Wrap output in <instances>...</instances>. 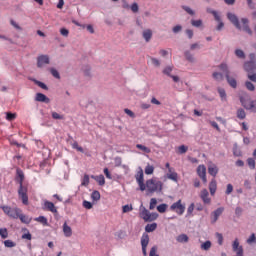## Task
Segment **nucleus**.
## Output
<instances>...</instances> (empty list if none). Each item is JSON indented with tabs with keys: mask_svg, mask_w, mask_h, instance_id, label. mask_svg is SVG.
<instances>
[{
	"mask_svg": "<svg viewBox=\"0 0 256 256\" xmlns=\"http://www.w3.org/2000/svg\"><path fill=\"white\" fill-rule=\"evenodd\" d=\"M25 180V174L21 168L16 169V181L19 183L18 195L19 199L22 200L23 205H29V196L27 195V186H23Z\"/></svg>",
	"mask_w": 256,
	"mask_h": 256,
	"instance_id": "1",
	"label": "nucleus"
},
{
	"mask_svg": "<svg viewBox=\"0 0 256 256\" xmlns=\"http://www.w3.org/2000/svg\"><path fill=\"white\" fill-rule=\"evenodd\" d=\"M227 19H229L230 23L234 25L236 29H239V30L242 29L243 31L248 33V35H253V31H251V28H249V19L242 18L241 19L242 26H241V23H239V18L237 17V15L231 12L227 13Z\"/></svg>",
	"mask_w": 256,
	"mask_h": 256,
	"instance_id": "2",
	"label": "nucleus"
},
{
	"mask_svg": "<svg viewBox=\"0 0 256 256\" xmlns=\"http://www.w3.org/2000/svg\"><path fill=\"white\" fill-rule=\"evenodd\" d=\"M145 189L148 193H157L163 191V182L157 179H149L146 181Z\"/></svg>",
	"mask_w": 256,
	"mask_h": 256,
	"instance_id": "3",
	"label": "nucleus"
},
{
	"mask_svg": "<svg viewBox=\"0 0 256 256\" xmlns=\"http://www.w3.org/2000/svg\"><path fill=\"white\" fill-rule=\"evenodd\" d=\"M240 103L246 111L256 113V100H251L249 96H240Z\"/></svg>",
	"mask_w": 256,
	"mask_h": 256,
	"instance_id": "4",
	"label": "nucleus"
},
{
	"mask_svg": "<svg viewBox=\"0 0 256 256\" xmlns=\"http://www.w3.org/2000/svg\"><path fill=\"white\" fill-rule=\"evenodd\" d=\"M2 211H4L5 215L11 217L12 219H19V215L21 214V209L18 207L11 208L10 206H1Z\"/></svg>",
	"mask_w": 256,
	"mask_h": 256,
	"instance_id": "5",
	"label": "nucleus"
},
{
	"mask_svg": "<svg viewBox=\"0 0 256 256\" xmlns=\"http://www.w3.org/2000/svg\"><path fill=\"white\" fill-rule=\"evenodd\" d=\"M140 217L145 221L146 223H149L151 221H156L157 217H159V214L157 213H151L146 208L142 209L140 212Z\"/></svg>",
	"mask_w": 256,
	"mask_h": 256,
	"instance_id": "6",
	"label": "nucleus"
},
{
	"mask_svg": "<svg viewBox=\"0 0 256 256\" xmlns=\"http://www.w3.org/2000/svg\"><path fill=\"white\" fill-rule=\"evenodd\" d=\"M250 61L244 63V69L247 73H253L256 70V56L255 54L251 53L249 55Z\"/></svg>",
	"mask_w": 256,
	"mask_h": 256,
	"instance_id": "7",
	"label": "nucleus"
},
{
	"mask_svg": "<svg viewBox=\"0 0 256 256\" xmlns=\"http://www.w3.org/2000/svg\"><path fill=\"white\" fill-rule=\"evenodd\" d=\"M51 63V59L49 58V55L42 54L37 57V67L38 69H43L46 65H49Z\"/></svg>",
	"mask_w": 256,
	"mask_h": 256,
	"instance_id": "8",
	"label": "nucleus"
},
{
	"mask_svg": "<svg viewBox=\"0 0 256 256\" xmlns=\"http://www.w3.org/2000/svg\"><path fill=\"white\" fill-rule=\"evenodd\" d=\"M171 211H175L177 215H183L185 213V205L181 204V200L173 203L170 206Z\"/></svg>",
	"mask_w": 256,
	"mask_h": 256,
	"instance_id": "9",
	"label": "nucleus"
},
{
	"mask_svg": "<svg viewBox=\"0 0 256 256\" xmlns=\"http://www.w3.org/2000/svg\"><path fill=\"white\" fill-rule=\"evenodd\" d=\"M196 171L203 183H207V167H205V165H199Z\"/></svg>",
	"mask_w": 256,
	"mask_h": 256,
	"instance_id": "10",
	"label": "nucleus"
},
{
	"mask_svg": "<svg viewBox=\"0 0 256 256\" xmlns=\"http://www.w3.org/2000/svg\"><path fill=\"white\" fill-rule=\"evenodd\" d=\"M136 181L140 187V191H145V179L143 175V169L140 168V170L136 174Z\"/></svg>",
	"mask_w": 256,
	"mask_h": 256,
	"instance_id": "11",
	"label": "nucleus"
},
{
	"mask_svg": "<svg viewBox=\"0 0 256 256\" xmlns=\"http://www.w3.org/2000/svg\"><path fill=\"white\" fill-rule=\"evenodd\" d=\"M232 250L236 255L243 256V246L239 245V238H236L232 243Z\"/></svg>",
	"mask_w": 256,
	"mask_h": 256,
	"instance_id": "12",
	"label": "nucleus"
},
{
	"mask_svg": "<svg viewBox=\"0 0 256 256\" xmlns=\"http://www.w3.org/2000/svg\"><path fill=\"white\" fill-rule=\"evenodd\" d=\"M141 245H142V253L144 256H147V245H149V235L143 234L141 238Z\"/></svg>",
	"mask_w": 256,
	"mask_h": 256,
	"instance_id": "13",
	"label": "nucleus"
},
{
	"mask_svg": "<svg viewBox=\"0 0 256 256\" xmlns=\"http://www.w3.org/2000/svg\"><path fill=\"white\" fill-rule=\"evenodd\" d=\"M167 179H170V181H174V183H177L179 181V175L177 172H175V168H169L168 172L166 173Z\"/></svg>",
	"mask_w": 256,
	"mask_h": 256,
	"instance_id": "14",
	"label": "nucleus"
},
{
	"mask_svg": "<svg viewBox=\"0 0 256 256\" xmlns=\"http://www.w3.org/2000/svg\"><path fill=\"white\" fill-rule=\"evenodd\" d=\"M43 209L44 211H50V213H57V208L55 207V204H53V202H50L48 200L44 201Z\"/></svg>",
	"mask_w": 256,
	"mask_h": 256,
	"instance_id": "15",
	"label": "nucleus"
},
{
	"mask_svg": "<svg viewBox=\"0 0 256 256\" xmlns=\"http://www.w3.org/2000/svg\"><path fill=\"white\" fill-rule=\"evenodd\" d=\"M35 101L38 103H51V99L43 93H36Z\"/></svg>",
	"mask_w": 256,
	"mask_h": 256,
	"instance_id": "16",
	"label": "nucleus"
},
{
	"mask_svg": "<svg viewBox=\"0 0 256 256\" xmlns=\"http://www.w3.org/2000/svg\"><path fill=\"white\" fill-rule=\"evenodd\" d=\"M200 199H202L205 205H209V203H211V198H209V191H207V189H203L201 191Z\"/></svg>",
	"mask_w": 256,
	"mask_h": 256,
	"instance_id": "17",
	"label": "nucleus"
},
{
	"mask_svg": "<svg viewBox=\"0 0 256 256\" xmlns=\"http://www.w3.org/2000/svg\"><path fill=\"white\" fill-rule=\"evenodd\" d=\"M208 173L212 177H217V173H219V167L216 164L211 163L208 165Z\"/></svg>",
	"mask_w": 256,
	"mask_h": 256,
	"instance_id": "18",
	"label": "nucleus"
},
{
	"mask_svg": "<svg viewBox=\"0 0 256 256\" xmlns=\"http://www.w3.org/2000/svg\"><path fill=\"white\" fill-rule=\"evenodd\" d=\"M62 231L65 237L69 238L73 236V229H71V226L67 225V222H64L62 226Z\"/></svg>",
	"mask_w": 256,
	"mask_h": 256,
	"instance_id": "19",
	"label": "nucleus"
},
{
	"mask_svg": "<svg viewBox=\"0 0 256 256\" xmlns=\"http://www.w3.org/2000/svg\"><path fill=\"white\" fill-rule=\"evenodd\" d=\"M18 219H20L21 223H24L25 225H29V223H31L32 218L23 214V211L21 210Z\"/></svg>",
	"mask_w": 256,
	"mask_h": 256,
	"instance_id": "20",
	"label": "nucleus"
},
{
	"mask_svg": "<svg viewBox=\"0 0 256 256\" xmlns=\"http://www.w3.org/2000/svg\"><path fill=\"white\" fill-rule=\"evenodd\" d=\"M223 211H225V208L220 207L217 208L214 212H213V221L212 223H216V221L219 219V217H221V215H223Z\"/></svg>",
	"mask_w": 256,
	"mask_h": 256,
	"instance_id": "21",
	"label": "nucleus"
},
{
	"mask_svg": "<svg viewBox=\"0 0 256 256\" xmlns=\"http://www.w3.org/2000/svg\"><path fill=\"white\" fill-rule=\"evenodd\" d=\"M91 179H94V181L97 182L100 187H103V185H105V176H103L102 174L98 176L92 175Z\"/></svg>",
	"mask_w": 256,
	"mask_h": 256,
	"instance_id": "22",
	"label": "nucleus"
},
{
	"mask_svg": "<svg viewBox=\"0 0 256 256\" xmlns=\"http://www.w3.org/2000/svg\"><path fill=\"white\" fill-rule=\"evenodd\" d=\"M209 191H210V195H215V193L217 192V180L212 179L210 184H209Z\"/></svg>",
	"mask_w": 256,
	"mask_h": 256,
	"instance_id": "23",
	"label": "nucleus"
},
{
	"mask_svg": "<svg viewBox=\"0 0 256 256\" xmlns=\"http://www.w3.org/2000/svg\"><path fill=\"white\" fill-rule=\"evenodd\" d=\"M142 35L145 39V42L149 43V41H151V37H153V31H151V29H146L143 31Z\"/></svg>",
	"mask_w": 256,
	"mask_h": 256,
	"instance_id": "24",
	"label": "nucleus"
},
{
	"mask_svg": "<svg viewBox=\"0 0 256 256\" xmlns=\"http://www.w3.org/2000/svg\"><path fill=\"white\" fill-rule=\"evenodd\" d=\"M227 82L233 89L237 88V80L235 78L231 77V75L227 74L226 76Z\"/></svg>",
	"mask_w": 256,
	"mask_h": 256,
	"instance_id": "25",
	"label": "nucleus"
},
{
	"mask_svg": "<svg viewBox=\"0 0 256 256\" xmlns=\"http://www.w3.org/2000/svg\"><path fill=\"white\" fill-rule=\"evenodd\" d=\"M51 115L52 119H54L55 121H63V119H65V115L59 112L51 111Z\"/></svg>",
	"mask_w": 256,
	"mask_h": 256,
	"instance_id": "26",
	"label": "nucleus"
},
{
	"mask_svg": "<svg viewBox=\"0 0 256 256\" xmlns=\"http://www.w3.org/2000/svg\"><path fill=\"white\" fill-rule=\"evenodd\" d=\"M236 117L237 119H240V121H243V119L247 117V113L245 112V110H243V108H239L236 112Z\"/></svg>",
	"mask_w": 256,
	"mask_h": 256,
	"instance_id": "27",
	"label": "nucleus"
},
{
	"mask_svg": "<svg viewBox=\"0 0 256 256\" xmlns=\"http://www.w3.org/2000/svg\"><path fill=\"white\" fill-rule=\"evenodd\" d=\"M34 221H37V223H41V225H44V227H47L49 225V222L45 216H39L34 218Z\"/></svg>",
	"mask_w": 256,
	"mask_h": 256,
	"instance_id": "28",
	"label": "nucleus"
},
{
	"mask_svg": "<svg viewBox=\"0 0 256 256\" xmlns=\"http://www.w3.org/2000/svg\"><path fill=\"white\" fill-rule=\"evenodd\" d=\"M218 68L220 71H222V73H224L225 77L229 75V66H227V63H221Z\"/></svg>",
	"mask_w": 256,
	"mask_h": 256,
	"instance_id": "29",
	"label": "nucleus"
},
{
	"mask_svg": "<svg viewBox=\"0 0 256 256\" xmlns=\"http://www.w3.org/2000/svg\"><path fill=\"white\" fill-rule=\"evenodd\" d=\"M157 229V223L147 224L145 226L146 233H153Z\"/></svg>",
	"mask_w": 256,
	"mask_h": 256,
	"instance_id": "30",
	"label": "nucleus"
},
{
	"mask_svg": "<svg viewBox=\"0 0 256 256\" xmlns=\"http://www.w3.org/2000/svg\"><path fill=\"white\" fill-rule=\"evenodd\" d=\"M178 243H188L189 242V236L186 234H181L177 237Z\"/></svg>",
	"mask_w": 256,
	"mask_h": 256,
	"instance_id": "31",
	"label": "nucleus"
},
{
	"mask_svg": "<svg viewBox=\"0 0 256 256\" xmlns=\"http://www.w3.org/2000/svg\"><path fill=\"white\" fill-rule=\"evenodd\" d=\"M91 199H92V201H99L101 199V193L97 190H94L91 193Z\"/></svg>",
	"mask_w": 256,
	"mask_h": 256,
	"instance_id": "32",
	"label": "nucleus"
},
{
	"mask_svg": "<svg viewBox=\"0 0 256 256\" xmlns=\"http://www.w3.org/2000/svg\"><path fill=\"white\" fill-rule=\"evenodd\" d=\"M136 149L143 151V153H151V148L144 146L143 144H137Z\"/></svg>",
	"mask_w": 256,
	"mask_h": 256,
	"instance_id": "33",
	"label": "nucleus"
},
{
	"mask_svg": "<svg viewBox=\"0 0 256 256\" xmlns=\"http://www.w3.org/2000/svg\"><path fill=\"white\" fill-rule=\"evenodd\" d=\"M211 245V241L207 240L201 244L200 249H202V251H209V249H211Z\"/></svg>",
	"mask_w": 256,
	"mask_h": 256,
	"instance_id": "34",
	"label": "nucleus"
},
{
	"mask_svg": "<svg viewBox=\"0 0 256 256\" xmlns=\"http://www.w3.org/2000/svg\"><path fill=\"white\" fill-rule=\"evenodd\" d=\"M206 11H207L208 13H210L211 15H213L215 21H219V16H220V15H219V12H217V11L211 9V8H206Z\"/></svg>",
	"mask_w": 256,
	"mask_h": 256,
	"instance_id": "35",
	"label": "nucleus"
},
{
	"mask_svg": "<svg viewBox=\"0 0 256 256\" xmlns=\"http://www.w3.org/2000/svg\"><path fill=\"white\" fill-rule=\"evenodd\" d=\"M184 55L187 61H189L190 63H195V57L193 56V54H191L190 51H185Z\"/></svg>",
	"mask_w": 256,
	"mask_h": 256,
	"instance_id": "36",
	"label": "nucleus"
},
{
	"mask_svg": "<svg viewBox=\"0 0 256 256\" xmlns=\"http://www.w3.org/2000/svg\"><path fill=\"white\" fill-rule=\"evenodd\" d=\"M173 72V66H166L163 69V74L167 75L168 77H172L173 75H171V73Z\"/></svg>",
	"mask_w": 256,
	"mask_h": 256,
	"instance_id": "37",
	"label": "nucleus"
},
{
	"mask_svg": "<svg viewBox=\"0 0 256 256\" xmlns=\"http://www.w3.org/2000/svg\"><path fill=\"white\" fill-rule=\"evenodd\" d=\"M154 171H155V167L149 164L145 167V170H144L146 175H153Z\"/></svg>",
	"mask_w": 256,
	"mask_h": 256,
	"instance_id": "38",
	"label": "nucleus"
},
{
	"mask_svg": "<svg viewBox=\"0 0 256 256\" xmlns=\"http://www.w3.org/2000/svg\"><path fill=\"white\" fill-rule=\"evenodd\" d=\"M218 93H219L222 101H227V93L225 92V89L218 88Z\"/></svg>",
	"mask_w": 256,
	"mask_h": 256,
	"instance_id": "39",
	"label": "nucleus"
},
{
	"mask_svg": "<svg viewBox=\"0 0 256 256\" xmlns=\"http://www.w3.org/2000/svg\"><path fill=\"white\" fill-rule=\"evenodd\" d=\"M0 237H2V239H7V237H9V232L7 231V228L0 229Z\"/></svg>",
	"mask_w": 256,
	"mask_h": 256,
	"instance_id": "40",
	"label": "nucleus"
},
{
	"mask_svg": "<svg viewBox=\"0 0 256 256\" xmlns=\"http://www.w3.org/2000/svg\"><path fill=\"white\" fill-rule=\"evenodd\" d=\"M82 187H88L89 186V175L85 174L82 182H81Z\"/></svg>",
	"mask_w": 256,
	"mask_h": 256,
	"instance_id": "41",
	"label": "nucleus"
},
{
	"mask_svg": "<svg viewBox=\"0 0 256 256\" xmlns=\"http://www.w3.org/2000/svg\"><path fill=\"white\" fill-rule=\"evenodd\" d=\"M133 211V205L126 204L122 207V213H130Z\"/></svg>",
	"mask_w": 256,
	"mask_h": 256,
	"instance_id": "42",
	"label": "nucleus"
},
{
	"mask_svg": "<svg viewBox=\"0 0 256 256\" xmlns=\"http://www.w3.org/2000/svg\"><path fill=\"white\" fill-rule=\"evenodd\" d=\"M213 79L216 81H223V75L220 72H214L212 74Z\"/></svg>",
	"mask_w": 256,
	"mask_h": 256,
	"instance_id": "43",
	"label": "nucleus"
},
{
	"mask_svg": "<svg viewBox=\"0 0 256 256\" xmlns=\"http://www.w3.org/2000/svg\"><path fill=\"white\" fill-rule=\"evenodd\" d=\"M158 213H165L167 211V204H160L157 206Z\"/></svg>",
	"mask_w": 256,
	"mask_h": 256,
	"instance_id": "44",
	"label": "nucleus"
},
{
	"mask_svg": "<svg viewBox=\"0 0 256 256\" xmlns=\"http://www.w3.org/2000/svg\"><path fill=\"white\" fill-rule=\"evenodd\" d=\"M246 243H248V245H252V243H256L255 233L249 236V238L246 240Z\"/></svg>",
	"mask_w": 256,
	"mask_h": 256,
	"instance_id": "45",
	"label": "nucleus"
},
{
	"mask_svg": "<svg viewBox=\"0 0 256 256\" xmlns=\"http://www.w3.org/2000/svg\"><path fill=\"white\" fill-rule=\"evenodd\" d=\"M235 55L236 57H239V59H245V52H243L241 49H237L235 51Z\"/></svg>",
	"mask_w": 256,
	"mask_h": 256,
	"instance_id": "46",
	"label": "nucleus"
},
{
	"mask_svg": "<svg viewBox=\"0 0 256 256\" xmlns=\"http://www.w3.org/2000/svg\"><path fill=\"white\" fill-rule=\"evenodd\" d=\"M189 147L185 146V145H181L178 147V152L180 153V155H183L185 153H187Z\"/></svg>",
	"mask_w": 256,
	"mask_h": 256,
	"instance_id": "47",
	"label": "nucleus"
},
{
	"mask_svg": "<svg viewBox=\"0 0 256 256\" xmlns=\"http://www.w3.org/2000/svg\"><path fill=\"white\" fill-rule=\"evenodd\" d=\"M155 207H157V199L156 198H151L149 209L151 211H153V209H155Z\"/></svg>",
	"mask_w": 256,
	"mask_h": 256,
	"instance_id": "48",
	"label": "nucleus"
},
{
	"mask_svg": "<svg viewBox=\"0 0 256 256\" xmlns=\"http://www.w3.org/2000/svg\"><path fill=\"white\" fill-rule=\"evenodd\" d=\"M50 73L55 77V79H60L61 76L59 75V71L55 68H50Z\"/></svg>",
	"mask_w": 256,
	"mask_h": 256,
	"instance_id": "49",
	"label": "nucleus"
},
{
	"mask_svg": "<svg viewBox=\"0 0 256 256\" xmlns=\"http://www.w3.org/2000/svg\"><path fill=\"white\" fill-rule=\"evenodd\" d=\"M82 205H83L84 209H93V203H91L87 200H84Z\"/></svg>",
	"mask_w": 256,
	"mask_h": 256,
	"instance_id": "50",
	"label": "nucleus"
},
{
	"mask_svg": "<svg viewBox=\"0 0 256 256\" xmlns=\"http://www.w3.org/2000/svg\"><path fill=\"white\" fill-rule=\"evenodd\" d=\"M218 23V26L216 27L217 31H221L223 27H225V24L223 23V20H221V16H219V20H216Z\"/></svg>",
	"mask_w": 256,
	"mask_h": 256,
	"instance_id": "51",
	"label": "nucleus"
},
{
	"mask_svg": "<svg viewBox=\"0 0 256 256\" xmlns=\"http://www.w3.org/2000/svg\"><path fill=\"white\" fill-rule=\"evenodd\" d=\"M247 163L250 169H255V159L253 158H248Z\"/></svg>",
	"mask_w": 256,
	"mask_h": 256,
	"instance_id": "52",
	"label": "nucleus"
},
{
	"mask_svg": "<svg viewBox=\"0 0 256 256\" xmlns=\"http://www.w3.org/2000/svg\"><path fill=\"white\" fill-rule=\"evenodd\" d=\"M130 9H131L132 13H138V12H139V4L133 3V4L130 6Z\"/></svg>",
	"mask_w": 256,
	"mask_h": 256,
	"instance_id": "53",
	"label": "nucleus"
},
{
	"mask_svg": "<svg viewBox=\"0 0 256 256\" xmlns=\"http://www.w3.org/2000/svg\"><path fill=\"white\" fill-rule=\"evenodd\" d=\"M173 33L177 34V33H181V31H183V26L181 25H176L172 28Z\"/></svg>",
	"mask_w": 256,
	"mask_h": 256,
	"instance_id": "54",
	"label": "nucleus"
},
{
	"mask_svg": "<svg viewBox=\"0 0 256 256\" xmlns=\"http://www.w3.org/2000/svg\"><path fill=\"white\" fill-rule=\"evenodd\" d=\"M151 63L154 65V67H161V61L157 58H151Z\"/></svg>",
	"mask_w": 256,
	"mask_h": 256,
	"instance_id": "55",
	"label": "nucleus"
},
{
	"mask_svg": "<svg viewBox=\"0 0 256 256\" xmlns=\"http://www.w3.org/2000/svg\"><path fill=\"white\" fill-rule=\"evenodd\" d=\"M216 239H217L219 245H223V234L217 232Z\"/></svg>",
	"mask_w": 256,
	"mask_h": 256,
	"instance_id": "56",
	"label": "nucleus"
},
{
	"mask_svg": "<svg viewBox=\"0 0 256 256\" xmlns=\"http://www.w3.org/2000/svg\"><path fill=\"white\" fill-rule=\"evenodd\" d=\"M140 108L145 111L147 109H151V105L149 103H147V102H141L140 103Z\"/></svg>",
	"mask_w": 256,
	"mask_h": 256,
	"instance_id": "57",
	"label": "nucleus"
},
{
	"mask_svg": "<svg viewBox=\"0 0 256 256\" xmlns=\"http://www.w3.org/2000/svg\"><path fill=\"white\" fill-rule=\"evenodd\" d=\"M182 9H184L188 15H195V11H193L189 6H182Z\"/></svg>",
	"mask_w": 256,
	"mask_h": 256,
	"instance_id": "58",
	"label": "nucleus"
},
{
	"mask_svg": "<svg viewBox=\"0 0 256 256\" xmlns=\"http://www.w3.org/2000/svg\"><path fill=\"white\" fill-rule=\"evenodd\" d=\"M4 245L5 247L11 248V247H15L16 244L12 240H6L4 241Z\"/></svg>",
	"mask_w": 256,
	"mask_h": 256,
	"instance_id": "59",
	"label": "nucleus"
},
{
	"mask_svg": "<svg viewBox=\"0 0 256 256\" xmlns=\"http://www.w3.org/2000/svg\"><path fill=\"white\" fill-rule=\"evenodd\" d=\"M60 34L62 35V37H69V30L67 28H61Z\"/></svg>",
	"mask_w": 256,
	"mask_h": 256,
	"instance_id": "60",
	"label": "nucleus"
},
{
	"mask_svg": "<svg viewBox=\"0 0 256 256\" xmlns=\"http://www.w3.org/2000/svg\"><path fill=\"white\" fill-rule=\"evenodd\" d=\"M191 23L193 27H201L203 25V21L201 20H192Z\"/></svg>",
	"mask_w": 256,
	"mask_h": 256,
	"instance_id": "61",
	"label": "nucleus"
},
{
	"mask_svg": "<svg viewBox=\"0 0 256 256\" xmlns=\"http://www.w3.org/2000/svg\"><path fill=\"white\" fill-rule=\"evenodd\" d=\"M246 89H248V91H255V85H253V83L247 81L246 82Z\"/></svg>",
	"mask_w": 256,
	"mask_h": 256,
	"instance_id": "62",
	"label": "nucleus"
},
{
	"mask_svg": "<svg viewBox=\"0 0 256 256\" xmlns=\"http://www.w3.org/2000/svg\"><path fill=\"white\" fill-rule=\"evenodd\" d=\"M233 193V184H228L226 188V195H231Z\"/></svg>",
	"mask_w": 256,
	"mask_h": 256,
	"instance_id": "63",
	"label": "nucleus"
},
{
	"mask_svg": "<svg viewBox=\"0 0 256 256\" xmlns=\"http://www.w3.org/2000/svg\"><path fill=\"white\" fill-rule=\"evenodd\" d=\"M157 253V246H153L150 250L149 256H159Z\"/></svg>",
	"mask_w": 256,
	"mask_h": 256,
	"instance_id": "64",
	"label": "nucleus"
}]
</instances>
